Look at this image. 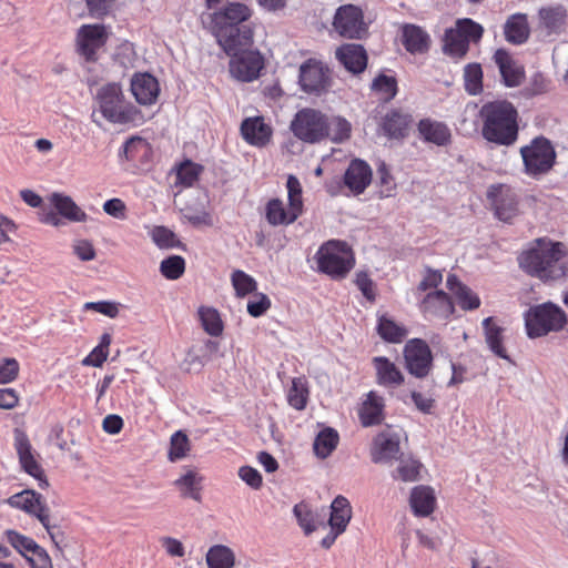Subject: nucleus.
Returning <instances> with one entry per match:
<instances>
[{"label": "nucleus", "mask_w": 568, "mask_h": 568, "mask_svg": "<svg viewBox=\"0 0 568 568\" xmlns=\"http://www.w3.org/2000/svg\"><path fill=\"white\" fill-rule=\"evenodd\" d=\"M567 27V10L560 6L542 7L538 11L537 31L542 37L559 36Z\"/></svg>", "instance_id": "obj_20"}, {"label": "nucleus", "mask_w": 568, "mask_h": 568, "mask_svg": "<svg viewBox=\"0 0 568 568\" xmlns=\"http://www.w3.org/2000/svg\"><path fill=\"white\" fill-rule=\"evenodd\" d=\"M201 171V165L195 164L191 161H185L178 169L176 183L185 187H190L197 181Z\"/></svg>", "instance_id": "obj_54"}, {"label": "nucleus", "mask_w": 568, "mask_h": 568, "mask_svg": "<svg viewBox=\"0 0 568 568\" xmlns=\"http://www.w3.org/2000/svg\"><path fill=\"white\" fill-rule=\"evenodd\" d=\"M14 447L17 449L20 464L26 473L38 479L40 488L48 487L49 484L44 477L43 469L34 459L32 454L30 440L27 434L20 429L14 430Z\"/></svg>", "instance_id": "obj_19"}, {"label": "nucleus", "mask_w": 568, "mask_h": 568, "mask_svg": "<svg viewBox=\"0 0 568 568\" xmlns=\"http://www.w3.org/2000/svg\"><path fill=\"white\" fill-rule=\"evenodd\" d=\"M240 478L245 481L250 487L257 489L262 486L261 474L251 466H242L239 469Z\"/></svg>", "instance_id": "obj_64"}, {"label": "nucleus", "mask_w": 568, "mask_h": 568, "mask_svg": "<svg viewBox=\"0 0 568 568\" xmlns=\"http://www.w3.org/2000/svg\"><path fill=\"white\" fill-rule=\"evenodd\" d=\"M465 90L476 95L483 91V70L478 63H469L464 69Z\"/></svg>", "instance_id": "obj_48"}, {"label": "nucleus", "mask_w": 568, "mask_h": 568, "mask_svg": "<svg viewBox=\"0 0 568 568\" xmlns=\"http://www.w3.org/2000/svg\"><path fill=\"white\" fill-rule=\"evenodd\" d=\"M318 270L332 277H344L354 266L351 247L341 241H328L317 252Z\"/></svg>", "instance_id": "obj_6"}, {"label": "nucleus", "mask_w": 568, "mask_h": 568, "mask_svg": "<svg viewBox=\"0 0 568 568\" xmlns=\"http://www.w3.org/2000/svg\"><path fill=\"white\" fill-rule=\"evenodd\" d=\"M7 503L17 509L34 516L50 535L52 541L58 545V536L54 529L55 526L51 525L50 509L43 501L40 494L34 490L26 489L8 498Z\"/></svg>", "instance_id": "obj_10"}, {"label": "nucleus", "mask_w": 568, "mask_h": 568, "mask_svg": "<svg viewBox=\"0 0 568 568\" xmlns=\"http://www.w3.org/2000/svg\"><path fill=\"white\" fill-rule=\"evenodd\" d=\"M335 55L345 69L353 73H362L367 65V54L363 45L346 43L337 48Z\"/></svg>", "instance_id": "obj_24"}, {"label": "nucleus", "mask_w": 568, "mask_h": 568, "mask_svg": "<svg viewBox=\"0 0 568 568\" xmlns=\"http://www.w3.org/2000/svg\"><path fill=\"white\" fill-rule=\"evenodd\" d=\"M263 68L264 59L256 49L232 55L230 60V73L242 82H251L257 79Z\"/></svg>", "instance_id": "obj_13"}, {"label": "nucleus", "mask_w": 568, "mask_h": 568, "mask_svg": "<svg viewBox=\"0 0 568 568\" xmlns=\"http://www.w3.org/2000/svg\"><path fill=\"white\" fill-rule=\"evenodd\" d=\"M419 310L427 318L446 320L454 313V304L442 290L427 293L419 302Z\"/></svg>", "instance_id": "obj_21"}, {"label": "nucleus", "mask_w": 568, "mask_h": 568, "mask_svg": "<svg viewBox=\"0 0 568 568\" xmlns=\"http://www.w3.org/2000/svg\"><path fill=\"white\" fill-rule=\"evenodd\" d=\"M520 155L528 175H540L551 170L556 160V152L551 142L537 136L528 145L520 149Z\"/></svg>", "instance_id": "obj_8"}, {"label": "nucleus", "mask_w": 568, "mask_h": 568, "mask_svg": "<svg viewBox=\"0 0 568 568\" xmlns=\"http://www.w3.org/2000/svg\"><path fill=\"white\" fill-rule=\"evenodd\" d=\"M251 9L239 2H231L220 11L212 14L213 31L215 38H221L229 48L231 30L242 28L244 22L251 17Z\"/></svg>", "instance_id": "obj_9"}, {"label": "nucleus", "mask_w": 568, "mask_h": 568, "mask_svg": "<svg viewBox=\"0 0 568 568\" xmlns=\"http://www.w3.org/2000/svg\"><path fill=\"white\" fill-rule=\"evenodd\" d=\"M400 456V433L386 428L377 434L371 448L372 462L375 464H390Z\"/></svg>", "instance_id": "obj_15"}, {"label": "nucleus", "mask_w": 568, "mask_h": 568, "mask_svg": "<svg viewBox=\"0 0 568 568\" xmlns=\"http://www.w3.org/2000/svg\"><path fill=\"white\" fill-rule=\"evenodd\" d=\"M568 246L548 237L530 242L518 255L519 267L541 282H552L568 275Z\"/></svg>", "instance_id": "obj_1"}, {"label": "nucleus", "mask_w": 568, "mask_h": 568, "mask_svg": "<svg viewBox=\"0 0 568 568\" xmlns=\"http://www.w3.org/2000/svg\"><path fill=\"white\" fill-rule=\"evenodd\" d=\"M443 281V274L439 271L427 268L423 280L419 282L416 293L426 292L430 288H436Z\"/></svg>", "instance_id": "obj_61"}, {"label": "nucleus", "mask_w": 568, "mask_h": 568, "mask_svg": "<svg viewBox=\"0 0 568 568\" xmlns=\"http://www.w3.org/2000/svg\"><path fill=\"white\" fill-rule=\"evenodd\" d=\"M185 271V261L182 256L172 255L160 264L161 274L168 280L180 278Z\"/></svg>", "instance_id": "obj_52"}, {"label": "nucleus", "mask_w": 568, "mask_h": 568, "mask_svg": "<svg viewBox=\"0 0 568 568\" xmlns=\"http://www.w3.org/2000/svg\"><path fill=\"white\" fill-rule=\"evenodd\" d=\"M418 132L422 138L438 146L447 145L450 142L452 133L445 123L430 119L422 120L418 124Z\"/></svg>", "instance_id": "obj_28"}, {"label": "nucleus", "mask_w": 568, "mask_h": 568, "mask_svg": "<svg viewBox=\"0 0 568 568\" xmlns=\"http://www.w3.org/2000/svg\"><path fill=\"white\" fill-rule=\"evenodd\" d=\"M31 568H53L51 557L44 548L37 546L26 558Z\"/></svg>", "instance_id": "obj_60"}, {"label": "nucleus", "mask_w": 568, "mask_h": 568, "mask_svg": "<svg viewBox=\"0 0 568 568\" xmlns=\"http://www.w3.org/2000/svg\"><path fill=\"white\" fill-rule=\"evenodd\" d=\"M207 568H233L235 566V554L225 545H213L205 555Z\"/></svg>", "instance_id": "obj_41"}, {"label": "nucleus", "mask_w": 568, "mask_h": 568, "mask_svg": "<svg viewBox=\"0 0 568 568\" xmlns=\"http://www.w3.org/2000/svg\"><path fill=\"white\" fill-rule=\"evenodd\" d=\"M396 460H398V466L392 473L394 479L412 483L420 478L422 464L417 459L400 455Z\"/></svg>", "instance_id": "obj_42"}, {"label": "nucleus", "mask_w": 568, "mask_h": 568, "mask_svg": "<svg viewBox=\"0 0 568 568\" xmlns=\"http://www.w3.org/2000/svg\"><path fill=\"white\" fill-rule=\"evenodd\" d=\"M333 24L342 37L349 39H361L367 31L362 10L353 4L341 7Z\"/></svg>", "instance_id": "obj_14"}, {"label": "nucleus", "mask_w": 568, "mask_h": 568, "mask_svg": "<svg viewBox=\"0 0 568 568\" xmlns=\"http://www.w3.org/2000/svg\"><path fill=\"white\" fill-rule=\"evenodd\" d=\"M7 541L26 559L28 555L38 546L30 537L19 534L16 530L8 529L4 531Z\"/></svg>", "instance_id": "obj_49"}, {"label": "nucleus", "mask_w": 568, "mask_h": 568, "mask_svg": "<svg viewBox=\"0 0 568 568\" xmlns=\"http://www.w3.org/2000/svg\"><path fill=\"white\" fill-rule=\"evenodd\" d=\"M72 254L81 262H90L97 257L93 243L87 239H75L71 244Z\"/></svg>", "instance_id": "obj_57"}, {"label": "nucleus", "mask_w": 568, "mask_h": 568, "mask_svg": "<svg viewBox=\"0 0 568 568\" xmlns=\"http://www.w3.org/2000/svg\"><path fill=\"white\" fill-rule=\"evenodd\" d=\"M50 203L62 217L70 222L84 223L89 219L88 214L69 195L52 193Z\"/></svg>", "instance_id": "obj_27"}, {"label": "nucleus", "mask_w": 568, "mask_h": 568, "mask_svg": "<svg viewBox=\"0 0 568 568\" xmlns=\"http://www.w3.org/2000/svg\"><path fill=\"white\" fill-rule=\"evenodd\" d=\"M376 369L377 383L386 387H396L403 384L404 376L398 367L388 358L379 356L373 359Z\"/></svg>", "instance_id": "obj_30"}, {"label": "nucleus", "mask_w": 568, "mask_h": 568, "mask_svg": "<svg viewBox=\"0 0 568 568\" xmlns=\"http://www.w3.org/2000/svg\"><path fill=\"white\" fill-rule=\"evenodd\" d=\"M19 364L14 358L4 359L3 364H0V383H10L18 376Z\"/></svg>", "instance_id": "obj_62"}, {"label": "nucleus", "mask_w": 568, "mask_h": 568, "mask_svg": "<svg viewBox=\"0 0 568 568\" xmlns=\"http://www.w3.org/2000/svg\"><path fill=\"white\" fill-rule=\"evenodd\" d=\"M494 61L506 87L515 88L521 84L525 78L524 68L506 50L498 49L494 54Z\"/></svg>", "instance_id": "obj_23"}, {"label": "nucleus", "mask_w": 568, "mask_h": 568, "mask_svg": "<svg viewBox=\"0 0 568 568\" xmlns=\"http://www.w3.org/2000/svg\"><path fill=\"white\" fill-rule=\"evenodd\" d=\"M384 399L374 392H369L367 399L359 410V418L364 426H373L383 420Z\"/></svg>", "instance_id": "obj_35"}, {"label": "nucleus", "mask_w": 568, "mask_h": 568, "mask_svg": "<svg viewBox=\"0 0 568 568\" xmlns=\"http://www.w3.org/2000/svg\"><path fill=\"white\" fill-rule=\"evenodd\" d=\"M183 219L193 226H212L213 220L209 212L205 210L196 211L192 207H184L182 210Z\"/></svg>", "instance_id": "obj_58"}, {"label": "nucleus", "mask_w": 568, "mask_h": 568, "mask_svg": "<svg viewBox=\"0 0 568 568\" xmlns=\"http://www.w3.org/2000/svg\"><path fill=\"white\" fill-rule=\"evenodd\" d=\"M97 100L102 115L112 123L125 124L136 119V108L125 101L118 83L103 85L97 94Z\"/></svg>", "instance_id": "obj_5"}, {"label": "nucleus", "mask_w": 568, "mask_h": 568, "mask_svg": "<svg viewBox=\"0 0 568 568\" xmlns=\"http://www.w3.org/2000/svg\"><path fill=\"white\" fill-rule=\"evenodd\" d=\"M256 297V301L247 303V312L253 317L263 315L271 307V301L265 294H257Z\"/></svg>", "instance_id": "obj_63"}, {"label": "nucleus", "mask_w": 568, "mask_h": 568, "mask_svg": "<svg viewBox=\"0 0 568 568\" xmlns=\"http://www.w3.org/2000/svg\"><path fill=\"white\" fill-rule=\"evenodd\" d=\"M201 483L202 477L192 468L185 469V473L174 480V486L180 490L181 495L192 498L195 501L201 500Z\"/></svg>", "instance_id": "obj_39"}, {"label": "nucleus", "mask_w": 568, "mask_h": 568, "mask_svg": "<svg viewBox=\"0 0 568 568\" xmlns=\"http://www.w3.org/2000/svg\"><path fill=\"white\" fill-rule=\"evenodd\" d=\"M484 28L471 19H459L455 28L445 31L444 52L454 58H463L469 50V42H478Z\"/></svg>", "instance_id": "obj_7"}, {"label": "nucleus", "mask_w": 568, "mask_h": 568, "mask_svg": "<svg viewBox=\"0 0 568 568\" xmlns=\"http://www.w3.org/2000/svg\"><path fill=\"white\" fill-rule=\"evenodd\" d=\"M149 234L153 243L161 250L183 248L184 246L176 234L166 226H153Z\"/></svg>", "instance_id": "obj_45"}, {"label": "nucleus", "mask_w": 568, "mask_h": 568, "mask_svg": "<svg viewBox=\"0 0 568 568\" xmlns=\"http://www.w3.org/2000/svg\"><path fill=\"white\" fill-rule=\"evenodd\" d=\"M329 70L322 62L310 59L300 67V85L307 93H321L328 88Z\"/></svg>", "instance_id": "obj_17"}, {"label": "nucleus", "mask_w": 568, "mask_h": 568, "mask_svg": "<svg viewBox=\"0 0 568 568\" xmlns=\"http://www.w3.org/2000/svg\"><path fill=\"white\" fill-rule=\"evenodd\" d=\"M403 44L413 54H423L428 51L430 39L426 31L414 24L403 28Z\"/></svg>", "instance_id": "obj_31"}, {"label": "nucleus", "mask_w": 568, "mask_h": 568, "mask_svg": "<svg viewBox=\"0 0 568 568\" xmlns=\"http://www.w3.org/2000/svg\"><path fill=\"white\" fill-rule=\"evenodd\" d=\"M409 503L416 516L426 517L430 515L436 504L433 488L428 486H417L413 488Z\"/></svg>", "instance_id": "obj_32"}, {"label": "nucleus", "mask_w": 568, "mask_h": 568, "mask_svg": "<svg viewBox=\"0 0 568 568\" xmlns=\"http://www.w3.org/2000/svg\"><path fill=\"white\" fill-rule=\"evenodd\" d=\"M108 34L100 24H84L77 36L78 52L85 61L98 60V51L105 44Z\"/></svg>", "instance_id": "obj_16"}, {"label": "nucleus", "mask_w": 568, "mask_h": 568, "mask_svg": "<svg viewBox=\"0 0 568 568\" xmlns=\"http://www.w3.org/2000/svg\"><path fill=\"white\" fill-rule=\"evenodd\" d=\"M483 327L485 332V338L490 351L498 357L510 361L509 356L506 352V348L503 346V332L504 329L498 326L491 317H487L483 321Z\"/></svg>", "instance_id": "obj_40"}, {"label": "nucleus", "mask_w": 568, "mask_h": 568, "mask_svg": "<svg viewBox=\"0 0 568 568\" xmlns=\"http://www.w3.org/2000/svg\"><path fill=\"white\" fill-rule=\"evenodd\" d=\"M372 180V170L362 160H354L344 174L345 185L355 194H361L368 186Z\"/></svg>", "instance_id": "obj_25"}, {"label": "nucleus", "mask_w": 568, "mask_h": 568, "mask_svg": "<svg viewBox=\"0 0 568 568\" xmlns=\"http://www.w3.org/2000/svg\"><path fill=\"white\" fill-rule=\"evenodd\" d=\"M447 287L456 296L463 310H476L479 307V297L468 286L464 285L456 275L447 277Z\"/></svg>", "instance_id": "obj_38"}, {"label": "nucleus", "mask_w": 568, "mask_h": 568, "mask_svg": "<svg viewBox=\"0 0 568 568\" xmlns=\"http://www.w3.org/2000/svg\"><path fill=\"white\" fill-rule=\"evenodd\" d=\"M243 139L256 146L265 145L272 135L271 128L264 122L262 116L247 118L241 124Z\"/></svg>", "instance_id": "obj_26"}, {"label": "nucleus", "mask_w": 568, "mask_h": 568, "mask_svg": "<svg viewBox=\"0 0 568 568\" xmlns=\"http://www.w3.org/2000/svg\"><path fill=\"white\" fill-rule=\"evenodd\" d=\"M231 280L237 296L243 297L256 290V281L243 271H234Z\"/></svg>", "instance_id": "obj_55"}, {"label": "nucleus", "mask_w": 568, "mask_h": 568, "mask_svg": "<svg viewBox=\"0 0 568 568\" xmlns=\"http://www.w3.org/2000/svg\"><path fill=\"white\" fill-rule=\"evenodd\" d=\"M404 357L408 373L417 378L426 377L432 369V351L423 339L408 341L404 347Z\"/></svg>", "instance_id": "obj_12"}, {"label": "nucleus", "mask_w": 568, "mask_h": 568, "mask_svg": "<svg viewBox=\"0 0 568 568\" xmlns=\"http://www.w3.org/2000/svg\"><path fill=\"white\" fill-rule=\"evenodd\" d=\"M483 138L498 146H510L518 139V112L513 103L504 100L483 104L479 110Z\"/></svg>", "instance_id": "obj_2"}, {"label": "nucleus", "mask_w": 568, "mask_h": 568, "mask_svg": "<svg viewBox=\"0 0 568 568\" xmlns=\"http://www.w3.org/2000/svg\"><path fill=\"white\" fill-rule=\"evenodd\" d=\"M338 440V433L334 428L321 430L313 444L315 455L322 459L328 457L337 447Z\"/></svg>", "instance_id": "obj_43"}, {"label": "nucleus", "mask_w": 568, "mask_h": 568, "mask_svg": "<svg viewBox=\"0 0 568 568\" xmlns=\"http://www.w3.org/2000/svg\"><path fill=\"white\" fill-rule=\"evenodd\" d=\"M372 89L381 93L385 101H389L397 93V83L395 78L381 74L373 81Z\"/></svg>", "instance_id": "obj_56"}, {"label": "nucleus", "mask_w": 568, "mask_h": 568, "mask_svg": "<svg viewBox=\"0 0 568 568\" xmlns=\"http://www.w3.org/2000/svg\"><path fill=\"white\" fill-rule=\"evenodd\" d=\"M351 518L352 507L349 501L343 496H337L331 505L329 527L337 530V532H344Z\"/></svg>", "instance_id": "obj_34"}, {"label": "nucleus", "mask_w": 568, "mask_h": 568, "mask_svg": "<svg viewBox=\"0 0 568 568\" xmlns=\"http://www.w3.org/2000/svg\"><path fill=\"white\" fill-rule=\"evenodd\" d=\"M199 320L203 329L211 336L222 335L224 324L219 311L210 306H201L197 310Z\"/></svg>", "instance_id": "obj_44"}, {"label": "nucleus", "mask_w": 568, "mask_h": 568, "mask_svg": "<svg viewBox=\"0 0 568 568\" xmlns=\"http://www.w3.org/2000/svg\"><path fill=\"white\" fill-rule=\"evenodd\" d=\"M412 116L398 110L388 112L383 121V130L389 138H403L408 132Z\"/></svg>", "instance_id": "obj_36"}, {"label": "nucleus", "mask_w": 568, "mask_h": 568, "mask_svg": "<svg viewBox=\"0 0 568 568\" xmlns=\"http://www.w3.org/2000/svg\"><path fill=\"white\" fill-rule=\"evenodd\" d=\"M487 196L500 221L508 222L517 214L518 200L510 186L505 184L491 185L488 189Z\"/></svg>", "instance_id": "obj_18"}, {"label": "nucleus", "mask_w": 568, "mask_h": 568, "mask_svg": "<svg viewBox=\"0 0 568 568\" xmlns=\"http://www.w3.org/2000/svg\"><path fill=\"white\" fill-rule=\"evenodd\" d=\"M150 152L149 142L140 136L130 138L123 146V153L128 161H139Z\"/></svg>", "instance_id": "obj_50"}, {"label": "nucleus", "mask_w": 568, "mask_h": 568, "mask_svg": "<svg viewBox=\"0 0 568 568\" xmlns=\"http://www.w3.org/2000/svg\"><path fill=\"white\" fill-rule=\"evenodd\" d=\"M293 514L305 535L312 534L320 526L324 525V516L317 510H313L306 503L296 504L293 508Z\"/></svg>", "instance_id": "obj_37"}, {"label": "nucleus", "mask_w": 568, "mask_h": 568, "mask_svg": "<svg viewBox=\"0 0 568 568\" xmlns=\"http://www.w3.org/2000/svg\"><path fill=\"white\" fill-rule=\"evenodd\" d=\"M377 331L383 339L390 343H400L407 334L403 326H399L386 316L379 317Z\"/></svg>", "instance_id": "obj_47"}, {"label": "nucleus", "mask_w": 568, "mask_h": 568, "mask_svg": "<svg viewBox=\"0 0 568 568\" xmlns=\"http://www.w3.org/2000/svg\"><path fill=\"white\" fill-rule=\"evenodd\" d=\"M291 130L304 142H320L327 135L326 116L317 110L303 109L295 114Z\"/></svg>", "instance_id": "obj_11"}, {"label": "nucleus", "mask_w": 568, "mask_h": 568, "mask_svg": "<svg viewBox=\"0 0 568 568\" xmlns=\"http://www.w3.org/2000/svg\"><path fill=\"white\" fill-rule=\"evenodd\" d=\"M505 39L513 44L526 42L530 34L528 19L525 13L511 14L504 26Z\"/></svg>", "instance_id": "obj_29"}, {"label": "nucleus", "mask_w": 568, "mask_h": 568, "mask_svg": "<svg viewBox=\"0 0 568 568\" xmlns=\"http://www.w3.org/2000/svg\"><path fill=\"white\" fill-rule=\"evenodd\" d=\"M288 207L280 199H272L266 203L265 217L272 226L290 225L303 213L302 185L294 175H288L287 182Z\"/></svg>", "instance_id": "obj_4"}, {"label": "nucleus", "mask_w": 568, "mask_h": 568, "mask_svg": "<svg viewBox=\"0 0 568 568\" xmlns=\"http://www.w3.org/2000/svg\"><path fill=\"white\" fill-rule=\"evenodd\" d=\"M230 36L231 37L229 42L230 44H232L231 48H229L224 42H222L221 38H216L217 43L223 48L227 55L232 57L246 50L253 49V31L251 27L243 26L242 28L231 30Z\"/></svg>", "instance_id": "obj_33"}, {"label": "nucleus", "mask_w": 568, "mask_h": 568, "mask_svg": "<svg viewBox=\"0 0 568 568\" xmlns=\"http://www.w3.org/2000/svg\"><path fill=\"white\" fill-rule=\"evenodd\" d=\"M84 311H94L103 314L110 318H114L119 314V305L115 302L99 301V302H87L83 305Z\"/></svg>", "instance_id": "obj_59"}, {"label": "nucleus", "mask_w": 568, "mask_h": 568, "mask_svg": "<svg viewBox=\"0 0 568 568\" xmlns=\"http://www.w3.org/2000/svg\"><path fill=\"white\" fill-rule=\"evenodd\" d=\"M190 452V440L183 432L179 430L171 437L169 459L176 462L184 458Z\"/></svg>", "instance_id": "obj_53"}, {"label": "nucleus", "mask_w": 568, "mask_h": 568, "mask_svg": "<svg viewBox=\"0 0 568 568\" xmlns=\"http://www.w3.org/2000/svg\"><path fill=\"white\" fill-rule=\"evenodd\" d=\"M524 320L529 338H538L552 332H560L567 324L565 311L551 302L530 306L525 312Z\"/></svg>", "instance_id": "obj_3"}, {"label": "nucleus", "mask_w": 568, "mask_h": 568, "mask_svg": "<svg viewBox=\"0 0 568 568\" xmlns=\"http://www.w3.org/2000/svg\"><path fill=\"white\" fill-rule=\"evenodd\" d=\"M131 92L138 103L153 104L160 93L159 82L150 73H135L131 79Z\"/></svg>", "instance_id": "obj_22"}, {"label": "nucleus", "mask_w": 568, "mask_h": 568, "mask_svg": "<svg viewBox=\"0 0 568 568\" xmlns=\"http://www.w3.org/2000/svg\"><path fill=\"white\" fill-rule=\"evenodd\" d=\"M307 396L308 389L306 387L305 381L302 378H294L287 394V400L290 405L298 410L304 409L306 406Z\"/></svg>", "instance_id": "obj_51"}, {"label": "nucleus", "mask_w": 568, "mask_h": 568, "mask_svg": "<svg viewBox=\"0 0 568 568\" xmlns=\"http://www.w3.org/2000/svg\"><path fill=\"white\" fill-rule=\"evenodd\" d=\"M327 135L326 138L335 143L347 140L351 135L352 125L351 123L341 116L326 118Z\"/></svg>", "instance_id": "obj_46"}]
</instances>
